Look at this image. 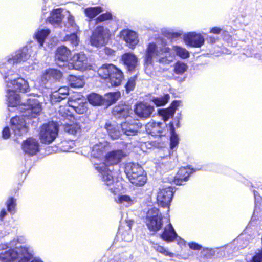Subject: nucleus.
<instances>
[{"mask_svg": "<svg viewBox=\"0 0 262 262\" xmlns=\"http://www.w3.org/2000/svg\"><path fill=\"white\" fill-rule=\"evenodd\" d=\"M6 96L9 106L16 107L19 105V108L23 113L22 116H17L11 119V127L15 136L20 137L28 132L25 118H36L41 112V104L31 96H26L21 100L19 95L10 88H6Z\"/></svg>", "mask_w": 262, "mask_h": 262, "instance_id": "f257e3e1", "label": "nucleus"}, {"mask_svg": "<svg viewBox=\"0 0 262 262\" xmlns=\"http://www.w3.org/2000/svg\"><path fill=\"white\" fill-rule=\"evenodd\" d=\"M24 242L23 237H17L9 243L1 245L0 250L10 249L0 253V261L11 262L19 259L18 262H43L39 257L33 258V250L31 247L19 245Z\"/></svg>", "mask_w": 262, "mask_h": 262, "instance_id": "f03ea898", "label": "nucleus"}, {"mask_svg": "<svg viewBox=\"0 0 262 262\" xmlns=\"http://www.w3.org/2000/svg\"><path fill=\"white\" fill-rule=\"evenodd\" d=\"M125 156L126 154L122 150H114L106 154L105 163L95 164V168L99 173L102 181L114 194L118 192V189L114 186L115 172L113 165L120 162Z\"/></svg>", "mask_w": 262, "mask_h": 262, "instance_id": "7ed1b4c3", "label": "nucleus"}, {"mask_svg": "<svg viewBox=\"0 0 262 262\" xmlns=\"http://www.w3.org/2000/svg\"><path fill=\"white\" fill-rule=\"evenodd\" d=\"M0 72L4 74V78L6 83V88L11 90L21 93H27L30 91V86L27 80L18 77V75L12 70L5 71L4 68H0Z\"/></svg>", "mask_w": 262, "mask_h": 262, "instance_id": "20e7f679", "label": "nucleus"}, {"mask_svg": "<svg viewBox=\"0 0 262 262\" xmlns=\"http://www.w3.org/2000/svg\"><path fill=\"white\" fill-rule=\"evenodd\" d=\"M98 74L103 79H108L112 86H118L120 85L124 75L122 71L113 64L105 63L98 70Z\"/></svg>", "mask_w": 262, "mask_h": 262, "instance_id": "39448f33", "label": "nucleus"}, {"mask_svg": "<svg viewBox=\"0 0 262 262\" xmlns=\"http://www.w3.org/2000/svg\"><path fill=\"white\" fill-rule=\"evenodd\" d=\"M125 172L129 181L136 186H143L147 181L145 172L138 163H127L125 167Z\"/></svg>", "mask_w": 262, "mask_h": 262, "instance_id": "423d86ee", "label": "nucleus"}, {"mask_svg": "<svg viewBox=\"0 0 262 262\" xmlns=\"http://www.w3.org/2000/svg\"><path fill=\"white\" fill-rule=\"evenodd\" d=\"M170 49L169 47L163 46L159 47L155 43H150L148 45L146 49L144 61L146 65L152 64L155 60H159L161 63H168L166 59L162 57L159 58L164 53L170 52Z\"/></svg>", "mask_w": 262, "mask_h": 262, "instance_id": "0eeeda50", "label": "nucleus"}, {"mask_svg": "<svg viewBox=\"0 0 262 262\" xmlns=\"http://www.w3.org/2000/svg\"><path fill=\"white\" fill-rule=\"evenodd\" d=\"M58 125L55 122L51 121L43 124L40 132V139L44 144H50L57 138L58 135Z\"/></svg>", "mask_w": 262, "mask_h": 262, "instance_id": "6e6552de", "label": "nucleus"}, {"mask_svg": "<svg viewBox=\"0 0 262 262\" xmlns=\"http://www.w3.org/2000/svg\"><path fill=\"white\" fill-rule=\"evenodd\" d=\"M162 216L159 210L153 207L148 210L146 213L145 222L150 230L157 231L162 226Z\"/></svg>", "mask_w": 262, "mask_h": 262, "instance_id": "1a4fd4ad", "label": "nucleus"}, {"mask_svg": "<svg viewBox=\"0 0 262 262\" xmlns=\"http://www.w3.org/2000/svg\"><path fill=\"white\" fill-rule=\"evenodd\" d=\"M110 36V31L102 26H98L93 31L90 38L92 46L96 47L104 46Z\"/></svg>", "mask_w": 262, "mask_h": 262, "instance_id": "9d476101", "label": "nucleus"}, {"mask_svg": "<svg viewBox=\"0 0 262 262\" xmlns=\"http://www.w3.org/2000/svg\"><path fill=\"white\" fill-rule=\"evenodd\" d=\"M174 193V189L170 185H164L159 189L157 194V201L160 206L169 207Z\"/></svg>", "mask_w": 262, "mask_h": 262, "instance_id": "9b49d317", "label": "nucleus"}, {"mask_svg": "<svg viewBox=\"0 0 262 262\" xmlns=\"http://www.w3.org/2000/svg\"><path fill=\"white\" fill-rule=\"evenodd\" d=\"M69 107L60 108L59 113L64 118L68 119L69 117H71V111H75L77 114H83L87 111V103L86 102H78L76 101L69 100L68 102Z\"/></svg>", "mask_w": 262, "mask_h": 262, "instance_id": "f8f14e48", "label": "nucleus"}, {"mask_svg": "<svg viewBox=\"0 0 262 262\" xmlns=\"http://www.w3.org/2000/svg\"><path fill=\"white\" fill-rule=\"evenodd\" d=\"M62 75V73L57 69L46 70L41 76V83L45 88H50L53 83L60 79Z\"/></svg>", "mask_w": 262, "mask_h": 262, "instance_id": "ddd939ff", "label": "nucleus"}, {"mask_svg": "<svg viewBox=\"0 0 262 262\" xmlns=\"http://www.w3.org/2000/svg\"><path fill=\"white\" fill-rule=\"evenodd\" d=\"M31 49L27 47H24L18 50L8 59L7 68H8L9 66L12 64L27 61L31 56Z\"/></svg>", "mask_w": 262, "mask_h": 262, "instance_id": "4468645a", "label": "nucleus"}, {"mask_svg": "<svg viewBox=\"0 0 262 262\" xmlns=\"http://www.w3.org/2000/svg\"><path fill=\"white\" fill-rule=\"evenodd\" d=\"M71 55V51L65 46H61L57 49L55 59L57 64L67 70L68 67V59Z\"/></svg>", "mask_w": 262, "mask_h": 262, "instance_id": "2eb2a0df", "label": "nucleus"}, {"mask_svg": "<svg viewBox=\"0 0 262 262\" xmlns=\"http://www.w3.org/2000/svg\"><path fill=\"white\" fill-rule=\"evenodd\" d=\"M72 63L68 64L67 69H76L83 70L86 68L88 59L87 57L83 53L75 54L72 58Z\"/></svg>", "mask_w": 262, "mask_h": 262, "instance_id": "dca6fc26", "label": "nucleus"}, {"mask_svg": "<svg viewBox=\"0 0 262 262\" xmlns=\"http://www.w3.org/2000/svg\"><path fill=\"white\" fill-rule=\"evenodd\" d=\"M141 124L138 121L130 119L121 124L122 132L127 136H134L138 132Z\"/></svg>", "mask_w": 262, "mask_h": 262, "instance_id": "f3484780", "label": "nucleus"}, {"mask_svg": "<svg viewBox=\"0 0 262 262\" xmlns=\"http://www.w3.org/2000/svg\"><path fill=\"white\" fill-rule=\"evenodd\" d=\"M184 40L186 45L191 47L200 48L205 42L204 37L200 34L195 32H189L184 36Z\"/></svg>", "mask_w": 262, "mask_h": 262, "instance_id": "a211bd4d", "label": "nucleus"}, {"mask_svg": "<svg viewBox=\"0 0 262 262\" xmlns=\"http://www.w3.org/2000/svg\"><path fill=\"white\" fill-rule=\"evenodd\" d=\"M39 143L33 138H29L23 142L22 149L23 151L29 156L36 155L39 151Z\"/></svg>", "mask_w": 262, "mask_h": 262, "instance_id": "6ab92c4d", "label": "nucleus"}, {"mask_svg": "<svg viewBox=\"0 0 262 262\" xmlns=\"http://www.w3.org/2000/svg\"><path fill=\"white\" fill-rule=\"evenodd\" d=\"M120 36L129 48H135L139 42L138 34L134 31L128 29L123 30L121 32Z\"/></svg>", "mask_w": 262, "mask_h": 262, "instance_id": "aec40b11", "label": "nucleus"}, {"mask_svg": "<svg viewBox=\"0 0 262 262\" xmlns=\"http://www.w3.org/2000/svg\"><path fill=\"white\" fill-rule=\"evenodd\" d=\"M166 124L165 123L156 122L151 121L148 122L145 126L147 133L154 137H160L162 136L163 129Z\"/></svg>", "mask_w": 262, "mask_h": 262, "instance_id": "412c9836", "label": "nucleus"}, {"mask_svg": "<svg viewBox=\"0 0 262 262\" xmlns=\"http://www.w3.org/2000/svg\"><path fill=\"white\" fill-rule=\"evenodd\" d=\"M154 108L149 104L144 103L137 104L134 108V112L140 118H147L152 114Z\"/></svg>", "mask_w": 262, "mask_h": 262, "instance_id": "4be33fe9", "label": "nucleus"}, {"mask_svg": "<svg viewBox=\"0 0 262 262\" xmlns=\"http://www.w3.org/2000/svg\"><path fill=\"white\" fill-rule=\"evenodd\" d=\"M193 172V169L189 167H181L174 177V184L177 185H183L188 180L189 177Z\"/></svg>", "mask_w": 262, "mask_h": 262, "instance_id": "5701e85b", "label": "nucleus"}, {"mask_svg": "<svg viewBox=\"0 0 262 262\" xmlns=\"http://www.w3.org/2000/svg\"><path fill=\"white\" fill-rule=\"evenodd\" d=\"M121 60L128 71L132 72L136 70L138 65V58L131 53H125L122 56Z\"/></svg>", "mask_w": 262, "mask_h": 262, "instance_id": "b1692460", "label": "nucleus"}, {"mask_svg": "<svg viewBox=\"0 0 262 262\" xmlns=\"http://www.w3.org/2000/svg\"><path fill=\"white\" fill-rule=\"evenodd\" d=\"M180 103V101L174 100L168 108L159 111V114L160 116L162 117L164 122L167 121L170 117L173 116L177 107L179 106Z\"/></svg>", "mask_w": 262, "mask_h": 262, "instance_id": "393cba45", "label": "nucleus"}, {"mask_svg": "<svg viewBox=\"0 0 262 262\" xmlns=\"http://www.w3.org/2000/svg\"><path fill=\"white\" fill-rule=\"evenodd\" d=\"M62 10L61 8L54 9L51 13L50 16L48 18L49 21L55 27L62 28V20L63 18L62 13Z\"/></svg>", "mask_w": 262, "mask_h": 262, "instance_id": "a878e982", "label": "nucleus"}, {"mask_svg": "<svg viewBox=\"0 0 262 262\" xmlns=\"http://www.w3.org/2000/svg\"><path fill=\"white\" fill-rule=\"evenodd\" d=\"M162 239L167 242H171L178 237L172 225L170 223L165 227L162 233L161 234ZM179 238H180L179 237Z\"/></svg>", "mask_w": 262, "mask_h": 262, "instance_id": "bb28decb", "label": "nucleus"}, {"mask_svg": "<svg viewBox=\"0 0 262 262\" xmlns=\"http://www.w3.org/2000/svg\"><path fill=\"white\" fill-rule=\"evenodd\" d=\"M130 109L129 106L119 105L116 106L113 110V115L118 119L127 118L129 117Z\"/></svg>", "mask_w": 262, "mask_h": 262, "instance_id": "cd10ccee", "label": "nucleus"}, {"mask_svg": "<svg viewBox=\"0 0 262 262\" xmlns=\"http://www.w3.org/2000/svg\"><path fill=\"white\" fill-rule=\"evenodd\" d=\"M116 201L121 207L127 208L133 205L136 200L134 197H131L127 194H121L118 196Z\"/></svg>", "mask_w": 262, "mask_h": 262, "instance_id": "c85d7f7f", "label": "nucleus"}, {"mask_svg": "<svg viewBox=\"0 0 262 262\" xmlns=\"http://www.w3.org/2000/svg\"><path fill=\"white\" fill-rule=\"evenodd\" d=\"M107 147V143L105 142L95 144L91 149V156L95 158H100L105 152Z\"/></svg>", "mask_w": 262, "mask_h": 262, "instance_id": "c756f323", "label": "nucleus"}, {"mask_svg": "<svg viewBox=\"0 0 262 262\" xmlns=\"http://www.w3.org/2000/svg\"><path fill=\"white\" fill-rule=\"evenodd\" d=\"M87 99L90 104L93 106H100L104 104V99L100 95L92 93L87 96Z\"/></svg>", "mask_w": 262, "mask_h": 262, "instance_id": "7c9ffc66", "label": "nucleus"}, {"mask_svg": "<svg viewBox=\"0 0 262 262\" xmlns=\"http://www.w3.org/2000/svg\"><path fill=\"white\" fill-rule=\"evenodd\" d=\"M105 128L112 139H117L120 138L121 132L119 130L118 126L111 124L110 123H106Z\"/></svg>", "mask_w": 262, "mask_h": 262, "instance_id": "2f4dec72", "label": "nucleus"}, {"mask_svg": "<svg viewBox=\"0 0 262 262\" xmlns=\"http://www.w3.org/2000/svg\"><path fill=\"white\" fill-rule=\"evenodd\" d=\"M103 11V8L100 6L88 7L84 9V14L90 21L98 14Z\"/></svg>", "mask_w": 262, "mask_h": 262, "instance_id": "473e14b6", "label": "nucleus"}, {"mask_svg": "<svg viewBox=\"0 0 262 262\" xmlns=\"http://www.w3.org/2000/svg\"><path fill=\"white\" fill-rule=\"evenodd\" d=\"M69 85L72 88H82L84 85L83 78L80 76H76L71 75L68 77Z\"/></svg>", "mask_w": 262, "mask_h": 262, "instance_id": "72a5a7b5", "label": "nucleus"}, {"mask_svg": "<svg viewBox=\"0 0 262 262\" xmlns=\"http://www.w3.org/2000/svg\"><path fill=\"white\" fill-rule=\"evenodd\" d=\"M50 33L49 29H41L38 30L34 34V38L39 45L40 47L43 46L45 40Z\"/></svg>", "mask_w": 262, "mask_h": 262, "instance_id": "f704fd0d", "label": "nucleus"}, {"mask_svg": "<svg viewBox=\"0 0 262 262\" xmlns=\"http://www.w3.org/2000/svg\"><path fill=\"white\" fill-rule=\"evenodd\" d=\"M64 28L63 30L67 32H77L79 27L75 23L73 16L69 14L67 17V22L64 24Z\"/></svg>", "mask_w": 262, "mask_h": 262, "instance_id": "c9c22d12", "label": "nucleus"}, {"mask_svg": "<svg viewBox=\"0 0 262 262\" xmlns=\"http://www.w3.org/2000/svg\"><path fill=\"white\" fill-rule=\"evenodd\" d=\"M76 32H73L70 34H67L62 38V41L69 43L73 47L77 46L79 43V38Z\"/></svg>", "mask_w": 262, "mask_h": 262, "instance_id": "e433bc0d", "label": "nucleus"}, {"mask_svg": "<svg viewBox=\"0 0 262 262\" xmlns=\"http://www.w3.org/2000/svg\"><path fill=\"white\" fill-rule=\"evenodd\" d=\"M172 51L177 56L182 59H186L189 57V51L181 46H173L172 48Z\"/></svg>", "mask_w": 262, "mask_h": 262, "instance_id": "4c0bfd02", "label": "nucleus"}, {"mask_svg": "<svg viewBox=\"0 0 262 262\" xmlns=\"http://www.w3.org/2000/svg\"><path fill=\"white\" fill-rule=\"evenodd\" d=\"M170 99L169 94H164L160 97H153L151 101L157 106H161L165 105Z\"/></svg>", "mask_w": 262, "mask_h": 262, "instance_id": "58836bf2", "label": "nucleus"}, {"mask_svg": "<svg viewBox=\"0 0 262 262\" xmlns=\"http://www.w3.org/2000/svg\"><path fill=\"white\" fill-rule=\"evenodd\" d=\"M120 96L119 92H112L106 94L105 97H103L104 102L106 101L108 104L111 105L118 100Z\"/></svg>", "mask_w": 262, "mask_h": 262, "instance_id": "ea45409f", "label": "nucleus"}, {"mask_svg": "<svg viewBox=\"0 0 262 262\" xmlns=\"http://www.w3.org/2000/svg\"><path fill=\"white\" fill-rule=\"evenodd\" d=\"M170 148L173 149L179 144V138L175 132L173 123L170 124Z\"/></svg>", "mask_w": 262, "mask_h": 262, "instance_id": "a19ab883", "label": "nucleus"}, {"mask_svg": "<svg viewBox=\"0 0 262 262\" xmlns=\"http://www.w3.org/2000/svg\"><path fill=\"white\" fill-rule=\"evenodd\" d=\"M7 211L11 214L16 212V200L13 197H10L6 202Z\"/></svg>", "mask_w": 262, "mask_h": 262, "instance_id": "79ce46f5", "label": "nucleus"}, {"mask_svg": "<svg viewBox=\"0 0 262 262\" xmlns=\"http://www.w3.org/2000/svg\"><path fill=\"white\" fill-rule=\"evenodd\" d=\"M80 129V126L77 123L72 124H66L64 125V129L65 132L72 135L76 134Z\"/></svg>", "mask_w": 262, "mask_h": 262, "instance_id": "37998d69", "label": "nucleus"}, {"mask_svg": "<svg viewBox=\"0 0 262 262\" xmlns=\"http://www.w3.org/2000/svg\"><path fill=\"white\" fill-rule=\"evenodd\" d=\"M187 65L181 61L177 62L174 66V72L177 74H182L187 71Z\"/></svg>", "mask_w": 262, "mask_h": 262, "instance_id": "c03bdc74", "label": "nucleus"}, {"mask_svg": "<svg viewBox=\"0 0 262 262\" xmlns=\"http://www.w3.org/2000/svg\"><path fill=\"white\" fill-rule=\"evenodd\" d=\"M152 247L155 250L163 254L165 256H168L170 257H173L174 256V253L168 252L163 247L157 244H154Z\"/></svg>", "mask_w": 262, "mask_h": 262, "instance_id": "a18cd8bd", "label": "nucleus"}, {"mask_svg": "<svg viewBox=\"0 0 262 262\" xmlns=\"http://www.w3.org/2000/svg\"><path fill=\"white\" fill-rule=\"evenodd\" d=\"M137 79V76L135 75L133 77H130L127 83L125 85L126 91L127 93L133 91L136 85V81Z\"/></svg>", "mask_w": 262, "mask_h": 262, "instance_id": "49530a36", "label": "nucleus"}, {"mask_svg": "<svg viewBox=\"0 0 262 262\" xmlns=\"http://www.w3.org/2000/svg\"><path fill=\"white\" fill-rule=\"evenodd\" d=\"M113 18L112 14L110 12H107L103 13L96 18L95 21L96 23L111 20Z\"/></svg>", "mask_w": 262, "mask_h": 262, "instance_id": "de8ad7c7", "label": "nucleus"}, {"mask_svg": "<svg viewBox=\"0 0 262 262\" xmlns=\"http://www.w3.org/2000/svg\"><path fill=\"white\" fill-rule=\"evenodd\" d=\"M119 234H121V238L125 242H129L133 239V235L128 231H121V229L119 230Z\"/></svg>", "mask_w": 262, "mask_h": 262, "instance_id": "09e8293b", "label": "nucleus"}, {"mask_svg": "<svg viewBox=\"0 0 262 262\" xmlns=\"http://www.w3.org/2000/svg\"><path fill=\"white\" fill-rule=\"evenodd\" d=\"M66 98L56 91L53 92L51 95V101L52 103L60 102Z\"/></svg>", "mask_w": 262, "mask_h": 262, "instance_id": "8fccbe9b", "label": "nucleus"}, {"mask_svg": "<svg viewBox=\"0 0 262 262\" xmlns=\"http://www.w3.org/2000/svg\"><path fill=\"white\" fill-rule=\"evenodd\" d=\"M56 92L59 93V94L64 97L66 98L67 95L69 94V88L67 86L61 87Z\"/></svg>", "mask_w": 262, "mask_h": 262, "instance_id": "3c124183", "label": "nucleus"}, {"mask_svg": "<svg viewBox=\"0 0 262 262\" xmlns=\"http://www.w3.org/2000/svg\"><path fill=\"white\" fill-rule=\"evenodd\" d=\"M11 135L10 129L8 126L5 127L2 131V137L5 139L10 138Z\"/></svg>", "mask_w": 262, "mask_h": 262, "instance_id": "603ef678", "label": "nucleus"}, {"mask_svg": "<svg viewBox=\"0 0 262 262\" xmlns=\"http://www.w3.org/2000/svg\"><path fill=\"white\" fill-rule=\"evenodd\" d=\"M189 248L192 250H199L202 248V246L195 242H190L188 243Z\"/></svg>", "mask_w": 262, "mask_h": 262, "instance_id": "864d4df0", "label": "nucleus"}, {"mask_svg": "<svg viewBox=\"0 0 262 262\" xmlns=\"http://www.w3.org/2000/svg\"><path fill=\"white\" fill-rule=\"evenodd\" d=\"M254 198H255V205L257 206L258 203H260L261 201V197L259 195V193L253 190Z\"/></svg>", "mask_w": 262, "mask_h": 262, "instance_id": "5fc2aeb1", "label": "nucleus"}, {"mask_svg": "<svg viewBox=\"0 0 262 262\" xmlns=\"http://www.w3.org/2000/svg\"><path fill=\"white\" fill-rule=\"evenodd\" d=\"M222 29L219 27H214L211 29L210 32L215 34H219L221 33Z\"/></svg>", "mask_w": 262, "mask_h": 262, "instance_id": "6e6d98bb", "label": "nucleus"}, {"mask_svg": "<svg viewBox=\"0 0 262 262\" xmlns=\"http://www.w3.org/2000/svg\"><path fill=\"white\" fill-rule=\"evenodd\" d=\"M171 123H173V126H174V125H175V126H176V127L177 128H179L180 126L179 119L178 118L174 119L172 122H170L169 123V129L170 130V124ZM173 127L174 128V127Z\"/></svg>", "mask_w": 262, "mask_h": 262, "instance_id": "4d7b16f0", "label": "nucleus"}, {"mask_svg": "<svg viewBox=\"0 0 262 262\" xmlns=\"http://www.w3.org/2000/svg\"><path fill=\"white\" fill-rule=\"evenodd\" d=\"M207 41L210 43H214L216 42V38L212 36H208L206 38Z\"/></svg>", "mask_w": 262, "mask_h": 262, "instance_id": "13d9d810", "label": "nucleus"}, {"mask_svg": "<svg viewBox=\"0 0 262 262\" xmlns=\"http://www.w3.org/2000/svg\"><path fill=\"white\" fill-rule=\"evenodd\" d=\"M7 213L5 209H3L0 212V220L3 221L4 217L7 215Z\"/></svg>", "mask_w": 262, "mask_h": 262, "instance_id": "bf43d9fd", "label": "nucleus"}, {"mask_svg": "<svg viewBox=\"0 0 262 262\" xmlns=\"http://www.w3.org/2000/svg\"><path fill=\"white\" fill-rule=\"evenodd\" d=\"M182 33L180 32H173L171 33V37L172 38H177L181 36Z\"/></svg>", "mask_w": 262, "mask_h": 262, "instance_id": "052dcab7", "label": "nucleus"}, {"mask_svg": "<svg viewBox=\"0 0 262 262\" xmlns=\"http://www.w3.org/2000/svg\"><path fill=\"white\" fill-rule=\"evenodd\" d=\"M231 249H232V246H230V245H228L226 247L225 250L228 252Z\"/></svg>", "mask_w": 262, "mask_h": 262, "instance_id": "680f3d73", "label": "nucleus"}, {"mask_svg": "<svg viewBox=\"0 0 262 262\" xmlns=\"http://www.w3.org/2000/svg\"><path fill=\"white\" fill-rule=\"evenodd\" d=\"M132 223V221H129V222H127V226H128L129 230H130L131 229Z\"/></svg>", "mask_w": 262, "mask_h": 262, "instance_id": "e2e57ef3", "label": "nucleus"}, {"mask_svg": "<svg viewBox=\"0 0 262 262\" xmlns=\"http://www.w3.org/2000/svg\"><path fill=\"white\" fill-rule=\"evenodd\" d=\"M180 81H184V78H183V79H182V78H181Z\"/></svg>", "mask_w": 262, "mask_h": 262, "instance_id": "0e129e2a", "label": "nucleus"}]
</instances>
